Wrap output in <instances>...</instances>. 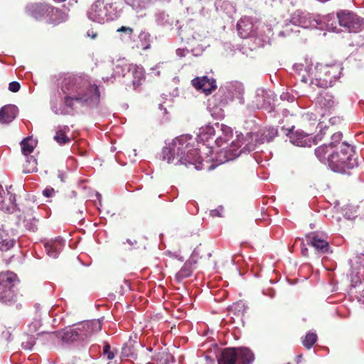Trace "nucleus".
I'll use <instances>...</instances> for the list:
<instances>
[{
  "mask_svg": "<svg viewBox=\"0 0 364 364\" xmlns=\"http://www.w3.org/2000/svg\"><path fill=\"white\" fill-rule=\"evenodd\" d=\"M61 90L67 95L65 105L73 108L75 102L85 105L93 99L99 100L100 91L96 85L91 84L86 75H71L65 77L61 83Z\"/></svg>",
  "mask_w": 364,
  "mask_h": 364,
  "instance_id": "nucleus-1",
  "label": "nucleus"
},
{
  "mask_svg": "<svg viewBox=\"0 0 364 364\" xmlns=\"http://www.w3.org/2000/svg\"><path fill=\"white\" fill-rule=\"evenodd\" d=\"M192 139L186 136H181L173 140L169 147L163 149V159L168 164L173 165L193 164L196 168L202 164L201 156L198 149L189 141Z\"/></svg>",
  "mask_w": 364,
  "mask_h": 364,
  "instance_id": "nucleus-2",
  "label": "nucleus"
},
{
  "mask_svg": "<svg viewBox=\"0 0 364 364\" xmlns=\"http://www.w3.org/2000/svg\"><path fill=\"white\" fill-rule=\"evenodd\" d=\"M341 67L339 64L331 65L318 64L307 76L303 75L301 80L304 82H310L318 87L328 88L340 77Z\"/></svg>",
  "mask_w": 364,
  "mask_h": 364,
  "instance_id": "nucleus-3",
  "label": "nucleus"
},
{
  "mask_svg": "<svg viewBox=\"0 0 364 364\" xmlns=\"http://www.w3.org/2000/svg\"><path fill=\"white\" fill-rule=\"evenodd\" d=\"M102 328L99 321L84 322L73 326L66 327L56 332V336L65 343L84 341Z\"/></svg>",
  "mask_w": 364,
  "mask_h": 364,
  "instance_id": "nucleus-4",
  "label": "nucleus"
},
{
  "mask_svg": "<svg viewBox=\"0 0 364 364\" xmlns=\"http://www.w3.org/2000/svg\"><path fill=\"white\" fill-rule=\"evenodd\" d=\"M353 156V149L348 144L343 142L340 146V151L333 150L328 155L327 162L334 172L344 173L346 169H350L357 166L358 163Z\"/></svg>",
  "mask_w": 364,
  "mask_h": 364,
  "instance_id": "nucleus-5",
  "label": "nucleus"
},
{
  "mask_svg": "<svg viewBox=\"0 0 364 364\" xmlns=\"http://www.w3.org/2000/svg\"><path fill=\"white\" fill-rule=\"evenodd\" d=\"M26 13L38 21L46 20L48 23L60 22L63 12L60 9L47 3H31L26 7Z\"/></svg>",
  "mask_w": 364,
  "mask_h": 364,
  "instance_id": "nucleus-6",
  "label": "nucleus"
},
{
  "mask_svg": "<svg viewBox=\"0 0 364 364\" xmlns=\"http://www.w3.org/2000/svg\"><path fill=\"white\" fill-rule=\"evenodd\" d=\"M257 134L248 133L245 136H238L235 141H232L230 146L225 150V161H230L235 159L242 153L247 154L255 150L257 144H259Z\"/></svg>",
  "mask_w": 364,
  "mask_h": 364,
  "instance_id": "nucleus-7",
  "label": "nucleus"
},
{
  "mask_svg": "<svg viewBox=\"0 0 364 364\" xmlns=\"http://www.w3.org/2000/svg\"><path fill=\"white\" fill-rule=\"evenodd\" d=\"M254 358L253 353L247 348H226L218 356V363L250 364Z\"/></svg>",
  "mask_w": 364,
  "mask_h": 364,
  "instance_id": "nucleus-8",
  "label": "nucleus"
},
{
  "mask_svg": "<svg viewBox=\"0 0 364 364\" xmlns=\"http://www.w3.org/2000/svg\"><path fill=\"white\" fill-rule=\"evenodd\" d=\"M340 26L349 33H358L364 28V19L349 10H340L336 14Z\"/></svg>",
  "mask_w": 364,
  "mask_h": 364,
  "instance_id": "nucleus-9",
  "label": "nucleus"
},
{
  "mask_svg": "<svg viewBox=\"0 0 364 364\" xmlns=\"http://www.w3.org/2000/svg\"><path fill=\"white\" fill-rule=\"evenodd\" d=\"M18 282L17 276L13 272H7L0 276V299L6 301L13 296L11 289Z\"/></svg>",
  "mask_w": 364,
  "mask_h": 364,
  "instance_id": "nucleus-10",
  "label": "nucleus"
},
{
  "mask_svg": "<svg viewBox=\"0 0 364 364\" xmlns=\"http://www.w3.org/2000/svg\"><path fill=\"white\" fill-rule=\"evenodd\" d=\"M192 85L198 90H201L205 95L210 94L217 87L215 80L206 76L197 77L192 80Z\"/></svg>",
  "mask_w": 364,
  "mask_h": 364,
  "instance_id": "nucleus-11",
  "label": "nucleus"
},
{
  "mask_svg": "<svg viewBox=\"0 0 364 364\" xmlns=\"http://www.w3.org/2000/svg\"><path fill=\"white\" fill-rule=\"evenodd\" d=\"M88 18L92 21L102 23L105 21L107 11L103 3L100 1H95L88 11Z\"/></svg>",
  "mask_w": 364,
  "mask_h": 364,
  "instance_id": "nucleus-12",
  "label": "nucleus"
},
{
  "mask_svg": "<svg viewBox=\"0 0 364 364\" xmlns=\"http://www.w3.org/2000/svg\"><path fill=\"white\" fill-rule=\"evenodd\" d=\"M316 102L321 107L330 110L335 105L334 96L327 88L322 90L316 97Z\"/></svg>",
  "mask_w": 364,
  "mask_h": 364,
  "instance_id": "nucleus-13",
  "label": "nucleus"
},
{
  "mask_svg": "<svg viewBox=\"0 0 364 364\" xmlns=\"http://www.w3.org/2000/svg\"><path fill=\"white\" fill-rule=\"evenodd\" d=\"M308 245L313 247L319 254H326L329 252L330 247L328 242L319 237L318 235H307Z\"/></svg>",
  "mask_w": 364,
  "mask_h": 364,
  "instance_id": "nucleus-14",
  "label": "nucleus"
},
{
  "mask_svg": "<svg viewBox=\"0 0 364 364\" xmlns=\"http://www.w3.org/2000/svg\"><path fill=\"white\" fill-rule=\"evenodd\" d=\"M290 140L292 144L298 146H311L316 144L310 135L299 131L291 133Z\"/></svg>",
  "mask_w": 364,
  "mask_h": 364,
  "instance_id": "nucleus-15",
  "label": "nucleus"
},
{
  "mask_svg": "<svg viewBox=\"0 0 364 364\" xmlns=\"http://www.w3.org/2000/svg\"><path fill=\"white\" fill-rule=\"evenodd\" d=\"M17 112V107L15 105H8L4 106L0 109V123H10L16 118Z\"/></svg>",
  "mask_w": 364,
  "mask_h": 364,
  "instance_id": "nucleus-16",
  "label": "nucleus"
},
{
  "mask_svg": "<svg viewBox=\"0 0 364 364\" xmlns=\"http://www.w3.org/2000/svg\"><path fill=\"white\" fill-rule=\"evenodd\" d=\"M63 243L62 240H56L46 242L44 246L47 254L51 257H57L61 250Z\"/></svg>",
  "mask_w": 364,
  "mask_h": 364,
  "instance_id": "nucleus-17",
  "label": "nucleus"
},
{
  "mask_svg": "<svg viewBox=\"0 0 364 364\" xmlns=\"http://www.w3.org/2000/svg\"><path fill=\"white\" fill-rule=\"evenodd\" d=\"M3 194H4V191L3 190L2 186L0 185V209L7 212L13 210L16 206L14 202L15 196L11 194L9 196V200L6 201L4 199H3Z\"/></svg>",
  "mask_w": 364,
  "mask_h": 364,
  "instance_id": "nucleus-18",
  "label": "nucleus"
},
{
  "mask_svg": "<svg viewBox=\"0 0 364 364\" xmlns=\"http://www.w3.org/2000/svg\"><path fill=\"white\" fill-rule=\"evenodd\" d=\"M21 146L22 154L24 156H28L33 152L36 143L31 137H26L21 141Z\"/></svg>",
  "mask_w": 364,
  "mask_h": 364,
  "instance_id": "nucleus-19",
  "label": "nucleus"
},
{
  "mask_svg": "<svg viewBox=\"0 0 364 364\" xmlns=\"http://www.w3.org/2000/svg\"><path fill=\"white\" fill-rule=\"evenodd\" d=\"M261 137L259 139V144L272 141L277 134V130L273 127L260 130Z\"/></svg>",
  "mask_w": 364,
  "mask_h": 364,
  "instance_id": "nucleus-20",
  "label": "nucleus"
},
{
  "mask_svg": "<svg viewBox=\"0 0 364 364\" xmlns=\"http://www.w3.org/2000/svg\"><path fill=\"white\" fill-rule=\"evenodd\" d=\"M69 131V128L65 126L63 129H58L54 136L55 141L60 145H64L70 142L71 139L66 135V132Z\"/></svg>",
  "mask_w": 364,
  "mask_h": 364,
  "instance_id": "nucleus-21",
  "label": "nucleus"
},
{
  "mask_svg": "<svg viewBox=\"0 0 364 364\" xmlns=\"http://www.w3.org/2000/svg\"><path fill=\"white\" fill-rule=\"evenodd\" d=\"M193 271V264L191 262H187L176 274V278L178 280H182L185 278L189 277L192 274Z\"/></svg>",
  "mask_w": 364,
  "mask_h": 364,
  "instance_id": "nucleus-22",
  "label": "nucleus"
},
{
  "mask_svg": "<svg viewBox=\"0 0 364 364\" xmlns=\"http://www.w3.org/2000/svg\"><path fill=\"white\" fill-rule=\"evenodd\" d=\"M332 149L329 144H323L315 149V154L321 161H327L328 155L331 154Z\"/></svg>",
  "mask_w": 364,
  "mask_h": 364,
  "instance_id": "nucleus-23",
  "label": "nucleus"
},
{
  "mask_svg": "<svg viewBox=\"0 0 364 364\" xmlns=\"http://www.w3.org/2000/svg\"><path fill=\"white\" fill-rule=\"evenodd\" d=\"M25 157L26 159V163L23 165V172L28 173L37 171V159L33 156L31 155L25 156Z\"/></svg>",
  "mask_w": 364,
  "mask_h": 364,
  "instance_id": "nucleus-24",
  "label": "nucleus"
},
{
  "mask_svg": "<svg viewBox=\"0 0 364 364\" xmlns=\"http://www.w3.org/2000/svg\"><path fill=\"white\" fill-rule=\"evenodd\" d=\"M150 34L146 31H141L139 35V38L140 41V45L138 47H140L142 50H147L150 48Z\"/></svg>",
  "mask_w": 364,
  "mask_h": 364,
  "instance_id": "nucleus-25",
  "label": "nucleus"
},
{
  "mask_svg": "<svg viewBox=\"0 0 364 364\" xmlns=\"http://www.w3.org/2000/svg\"><path fill=\"white\" fill-rule=\"evenodd\" d=\"M317 335L313 332H308L302 341L304 346L306 349H310L317 341Z\"/></svg>",
  "mask_w": 364,
  "mask_h": 364,
  "instance_id": "nucleus-26",
  "label": "nucleus"
},
{
  "mask_svg": "<svg viewBox=\"0 0 364 364\" xmlns=\"http://www.w3.org/2000/svg\"><path fill=\"white\" fill-rule=\"evenodd\" d=\"M323 21L326 24L328 30L336 31L337 30L336 20L331 14L326 15L323 17Z\"/></svg>",
  "mask_w": 364,
  "mask_h": 364,
  "instance_id": "nucleus-27",
  "label": "nucleus"
},
{
  "mask_svg": "<svg viewBox=\"0 0 364 364\" xmlns=\"http://www.w3.org/2000/svg\"><path fill=\"white\" fill-rule=\"evenodd\" d=\"M117 353L116 349H112L110 345L107 342L104 343L103 355L108 360H112Z\"/></svg>",
  "mask_w": 364,
  "mask_h": 364,
  "instance_id": "nucleus-28",
  "label": "nucleus"
},
{
  "mask_svg": "<svg viewBox=\"0 0 364 364\" xmlns=\"http://www.w3.org/2000/svg\"><path fill=\"white\" fill-rule=\"evenodd\" d=\"M14 240L11 239H5L0 242V250L6 252L14 247Z\"/></svg>",
  "mask_w": 364,
  "mask_h": 364,
  "instance_id": "nucleus-29",
  "label": "nucleus"
},
{
  "mask_svg": "<svg viewBox=\"0 0 364 364\" xmlns=\"http://www.w3.org/2000/svg\"><path fill=\"white\" fill-rule=\"evenodd\" d=\"M343 137V134L341 132H336L331 136V140L332 141L329 143V146H331V149H333L336 146L337 144H339L341 141Z\"/></svg>",
  "mask_w": 364,
  "mask_h": 364,
  "instance_id": "nucleus-30",
  "label": "nucleus"
},
{
  "mask_svg": "<svg viewBox=\"0 0 364 364\" xmlns=\"http://www.w3.org/2000/svg\"><path fill=\"white\" fill-rule=\"evenodd\" d=\"M37 220L34 218H33L31 220H25L24 221V226L27 230H28L31 232H35L37 230Z\"/></svg>",
  "mask_w": 364,
  "mask_h": 364,
  "instance_id": "nucleus-31",
  "label": "nucleus"
},
{
  "mask_svg": "<svg viewBox=\"0 0 364 364\" xmlns=\"http://www.w3.org/2000/svg\"><path fill=\"white\" fill-rule=\"evenodd\" d=\"M245 22L243 21H240L237 23V29L239 34L242 38H246L249 35V32L247 31L249 29L244 30L243 26H245Z\"/></svg>",
  "mask_w": 364,
  "mask_h": 364,
  "instance_id": "nucleus-32",
  "label": "nucleus"
},
{
  "mask_svg": "<svg viewBox=\"0 0 364 364\" xmlns=\"http://www.w3.org/2000/svg\"><path fill=\"white\" fill-rule=\"evenodd\" d=\"M117 32L124 33V34H126L128 36V38H132V37L134 34V29L131 27L122 26L117 30Z\"/></svg>",
  "mask_w": 364,
  "mask_h": 364,
  "instance_id": "nucleus-33",
  "label": "nucleus"
},
{
  "mask_svg": "<svg viewBox=\"0 0 364 364\" xmlns=\"http://www.w3.org/2000/svg\"><path fill=\"white\" fill-rule=\"evenodd\" d=\"M21 85L19 82L13 81L9 85V90L12 92H16L20 90Z\"/></svg>",
  "mask_w": 364,
  "mask_h": 364,
  "instance_id": "nucleus-34",
  "label": "nucleus"
},
{
  "mask_svg": "<svg viewBox=\"0 0 364 364\" xmlns=\"http://www.w3.org/2000/svg\"><path fill=\"white\" fill-rule=\"evenodd\" d=\"M55 193V191L52 188H47L43 191V196L46 197H51Z\"/></svg>",
  "mask_w": 364,
  "mask_h": 364,
  "instance_id": "nucleus-35",
  "label": "nucleus"
},
{
  "mask_svg": "<svg viewBox=\"0 0 364 364\" xmlns=\"http://www.w3.org/2000/svg\"><path fill=\"white\" fill-rule=\"evenodd\" d=\"M87 36L91 37L92 39H95L97 36V33L92 31L91 32L88 31Z\"/></svg>",
  "mask_w": 364,
  "mask_h": 364,
  "instance_id": "nucleus-36",
  "label": "nucleus"
},
{
  "mask_svg": "<svg viewBox=\"0 0 364 364\" xmlns=\"http://www.w3.org/2000/svg\"><path fill=\"white\" fill-rule=\"evenodd\" d=\"M127 242L130 245V246H133L134 245H136L137 244V241L136 240H131V239H127Z\"/></svg>",
  "mask_w": 364,
  "mask_h": 364,
  "instance_id": "nucleus-37",
  "label": "nucleus"
},
{
  "mask_svg": "<svg viewBox=\"0 0 364 364\" xmlns=\"http://www.w3.org/2000/svg\"><path fill=\"white\" fill-rule=\"evenodd\" d=\"M210 215L212 216H220L218 210H213L210 211Z\"/></svg>",
  "mask_w": 364,
  "mask_h": 364,
  "instance_id": "nucleus-38",
  "label": "nucleus"
},
{
  "mask_svg": "<svg viewBox=\"0 0 364 364\" xmlns=\"http://www.w3.org/2000/svg\"><path fill=\"white\" fill-rule=\"evenodd\" d=\"M301 252H302L303 255L307 256L308 249L307 248H302Z\"/></svg>",
  "mask_w": 364,
  "mask_h": 364,
  "instance_id": "nucleus-39",
  "label": "nucleus"
},
{
  "mask_svg": "<svg viewBox=\"0 0 364 364\" xmlns=\"http://www.w3.org/2000/svg\"><path fill=\"white\" fill-rule=\"evenodd\" d=\"M208 132L210 134H212L214 132V129L212 127H208Z\"/></svg>",
  "mask_w": 364,
  "mask_h": 364,
  "instance_id": "nucleus-40",
  "label": "nucleus"
}]
</instances>
